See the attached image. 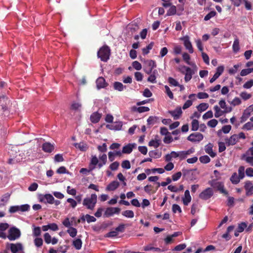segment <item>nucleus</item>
I'll return each instance as SVG.
<instances>
[{
    "label": "nucleus",
    "mask_w": 253,
    "mask_h": 253,
    "mask_svg": "<svg viewBox=\"0 0 253 253\" xmlns=\"http://www.w3.org/2000/svg\"><path fill=\"white\" fill-rule=\"evenodd\" d=\"M97 203V195L95 194H92L90 197L84 199L83 205L87 209L93 210Z\"/></svg>",
    "instance_id": "f257e3e1"
},
{
    "label": "nucleus",
    "mask_w": 253,
    "mask_h": 253,
    "mask_svg": "<svg viewBox=\"0 0 253 253\" xmlns=\"http://www.w3.org/2000/svg\"><path fill=\"white\" fill-rule=\"evenodd\" d=\"M110 54V49L106 45L101 47L97 52V56L101 60L104 62H107L109 59Z\"/></svg>",
    "instance_id": "f03ea898"
},
{
    "label": "nucleus",
    "mask_w": 253,
    "mask_h": 253,
    "mask_svg": "<svg viewBox=\"0 0 253 253\" xmlns=\"http://www.w3.org/2000/svg\"><path fill=\"white\" fill-rule=\"evenodd\" d=\"M21 236V232L20 230L15 227H12L8 230V234L6 236L10 241H14L18 239Z\"/></svg>",
    "instance_id": "7ed1b4c3"
},
{
    "label": "nucleus",
    "mask_w": 253,
    "mask_h": 253,
    "mask_svg": "<svg viewBox=\"0 0 253 253\" xmlns=\"http://www.w3.org/2000/svg\"><path fill=\"white\" fill-rule=\"evenodd\" d=\"M179 71L185 75L184 80L186 82H189L191 79L192 75L195 73L193 70L186 66H183Z\"/></svg>",
    "instance_id": "20e7f679"
},
{
    "label": "nucleus",
    "mask_w": 253,
    "mask_h": 253,
    "mask_svg": "<svg viewBox=\"0 0 253 253\" xmlns=\"http://www.w3.org/2000/svg\"><path fill=\"white\" fill-rule=\"evenodd\" d=\"M9 102V101L6 96H0V116L2 115L3 112L6 110Z\"/></svg>",
    "instance_id": "39448f33"
},
{
    "label": "nucleus",
    "mask_w": 253,
    "mask_h": 253,
    "mask_svg": "<svg viewBox=\"0 0 253 253\" xmlns=\"http://www.w3.org/2000/svg\"><path fill=\"white\" fill-rule=\"evenodd\" d=\"M213 195V191L211 188H207L199 194V198L204 200L210 199Z\"/></svg>",
    "instance_id": "423d86ee"
},
{
    "label": "nucleus",
    "mask_w": 253,
    "mask_h": 253,
    "mask_svg": "<svg viewBox=\"0 0 253 253\" xmlns=\"http://www.w3.org/2000/svg\"><path fill=\"white\" fill-rule=\"evenodd\" d=\"M203 138L204 136L202 133L194 132L191 133L188 136L187 140L192 142H196L201 141L203 140Z\"/></svg>",
    "instance_id": "0eeeda50"
},
{
    "label": "nucleus",
    "mask_w": 253,
    "mask_h": 253,
    "mask_svg": "<svg viewBox=\"0 0 253 253\" xmlns=\"http://www.w3.org/2000/svg\"><path fill=\"white\" fill-rule=\"evenodd\" d=\"M253 111V105H250L246 109L240 118V123H243L246 121L251 116V113Z\"/></svg>",
    "instance_id": "6e6552de"
},
{
    "label": "nucleus",
    "mask_w": 253,
    "mask_h": 253,
    "mask_svg": "<svg viewBox=\"0 0 253 253\" xmlns=\"http://www.w3.org/2000/svg\"><path fill=\"white\" fill-rule=\"evenodd\" d=\"M211 185L214 188L217 189L220 193L227 195L228 192L224 189V185L222 182L212 181L210 182Z\"/></svg>",
    "instance_id": "1a4fd4ad"
},
{
    "label": "nucleus",
    "mask_w": 253,
    "mask_h": 253,
    "mask_svg": "<svg viewBox=\"0 0 253 253\" xmlns=\"http://www.w3.org/2000/svg\"><path fill=\"white\" fill-rule=\"evenodd\" d=\"M121 211L119 208L109 207L107 208L104 212V216L105 217H110L114 214H119Z\"/></svg>",
    "instance_id": "9d476101"
},
{
    "label": "nucleus",
    "mask_w": 253,
    "mask_h": 253,
    "mask_svg": "<svg viewBox=\"0 0 253 253\" xmlns=\"http://www.w3.org/2000/svg\"><path fill=\"white\" fill-rule=\"evenodd\" d=\"M168 113L173 117L174 120H178L181 117L182 111L181 107L178 106L174 110L169 111Z\"/></svg>",
    "instance_id": "9b49d317"
},
{
    "label": "nucleus",
    "mask_w": 253,
    "mask_h": 253,
    "mask_svg": "<svg viewBox=\"0 0 253 253\" xmlns=\"http://www.w3.org/2000/svg\"><path fill=\"white\" fill-rule=\"evenodd\" d=\"M244 188L246 191V195L247 196H250L253 194V184L251 181H246Z\"/></svg>",
    "instance_id": "f8f14e48"
},
{
    "label": "nucleus",
    "mask_w": 253,
    "mask_h": 253,
    "mask_svg": "<svg viewBox=\"0 0 253 253\" xmlns=\"http://www.w3.org/2000/svg\"><path fill=\"white\" fill-rule=\"evenodd\" d=\"M182 40L183 41L184 45L185 47V48L188 50L189 52L190 53H192L194 52V50L191 44V42H190L189 40V38L188 36H185L184 37Z\"/></svg>",
    "instance_id": "ddd939ff"
},
{
    "label": "nucleus",
    "mask_w": 253,
    "mask_h": 253,
    "mask_svg": "<svg viewBox=\"0 0 253 253\" xmlns=\"http://www.w3.org/2000/svg\"><path fill=\"white\" fill-rule=\"evenodd\" d=\"M40 202L44 203H48L52 204L54 203V197L50 194H45L43 197L40 198Z\"/></svg>",
    "instance_id": "4468645a"
},
{
    "label": "nucleus",
    "mask_w": 253,
    "mask_h": 253,
    "mask_svg": "<svg viewBox=\"0 0 253 253\" xmlns=\"http://www.w3.org/2000/svg\"><path fill=\"white\" fill-rule=\"evenodd\" d=\"M238 141V137L237 134L231 135L229 138L225 139L226 144L227 146L234 145Z\"/></svg>",
    "instance_id": "2eb2a0df"
},
{
    "label": "nucleus",
    "mask_w": 253,
    "mask_h": 253,
    "mask_svg": "<svg viewBox=\"0 0 253 253\" xmlns=\"http://www.w3.org/2000/svg\"><path fill=\"white\" fill-rule=\"evenodd\" d=\"M96 86L98 89L105 88L108 85V84L106 82L104 78L101 77H99L96 80Z\"/></svg>",
    "instance_id": "dca6fc26"
},
{
    "label": "nucleus",
    "mask_w": 253,
    "mask_h": 253,
    "mask_svg": "<svg viewBox=\"0 0 253 253\" xmlns=\"http://www.w3.org/2000/svg\"><path fill=\"white\" fill-rule=\"evenodd\" d=\"M123 126L122 122H116L111 125H107L106 127L110 129L119 130H121Z\"/></svg>",
    "instance_id": "f3484780"
},
{
    "label": "nucleus",
    "mask_w": 253,
    "mask_h": 253,
    "mask_svg": "<svg viewBox=\"0 0 253 253\" xmlns=\"http://www.w3.org/2000/svg\"><path fill=\"white\" fill-rule=\"evenodd\" d=\"M42 149L45 152L51 153L53 151L54 147L53 145L51 144L50 143L45 142L42 144Z\"/></svg>",
    "instance_id": "a211bd4d"
},
{
    "label": "nucleus",
    "mask_w": 253,
    "mask_h": 253,
    "mask_svg": "<svg viewBox=\"0 0 253 253\" xmlns=\"http://www.w3.org/2000/svg\"><path fill=\"white\" fill-rule=\"evenodd\" d=\"M22 250V246L20 243L10 244V250L12 253H16Z\"/></svg>",
    "instance_id": "6ab92c4d"
},
{
    "label": "nucleus",
    "mask_w": 253,
    "mask_h": 253,
    "mask_svg": "<svg viewBox=\"0 0 253 253\" xmlns=\"http://www.w3.org/2000/svg\"><path fill=\"white\" fill-rule=\"evenodd\" d=\"M119 185L120 184L118 181L116 180L113 181L108 185L106 187V190L114 191L119 187Z\"/></svg>",
    "instance_id": "aec40b11"
},
{
    "label": "nucleus",
    "mask_w": 253,
    "mask_h": 253,
    "mask_svg": "<svg viewBox=\"0 0 253 253\" xmlns=\"http://www.w3.org/2000/svg\"><path fill=\"white\" fill-rule=\"evenodd\" d=\"M135 144H128L123 147L122 153L124 154H130L133 148L135 147Z\"/></svg>",
    "instance_id": "412c9836"
},
{
    "label": "nucleus",
    "mask_w": 253,
    "mask_h": 253,
    "mask_svg": "<svg viewBox=\"0 0 253 253\" xmlns=\"http://www.w3.org/2000/svg\"><path fill=\"white\" fill-rule=\"evenodd\" d=\"M191 201V197L188 190H186L184 193V198L182 199L183 203L184 205L187 206Z\"/></svg>",
    "instance_id": "4be33fe9"
},
{
    "label": "nucleus",
    "mask_w": 253,
    "mask_h": 253,
    "mask_svg": "<svg viewBox=\"0 0 253 253\" xmlns=\"http://www.w3.org/2000/svg\"><path fill=\"white\" fill-rule=\"evenodd\" d=\"M101 118V115L97 113H94L90 116V121L93 123H98Z\"/></svg>",
    "instance_id": "5701e85b"
},
{
    "label": "nucleus",
    "mask_w": 253,
    "mask_h": 253,
    "mask_svg": "<svg viewBox=\"0 0 253 253\" xmlns=\"http://www.w3.org/2000/svg\"><path fill=\"white\" fill-rule=\"evenodd\" d=\"M76 148L79 149L82 151H85L87 149V145L84 142H80L75 143Z\"/></svg>",
    "instance_id": "b1692460"
},
{
    "label": "nucleus",
    "mask_w": 253,
    "mask_h": 253,
    "mask_svg": "<svg viewBox=\"0 0 253 253\" xmlns=\"http://www.w3.org/2000/svg\"><path fill=\"white\" fill-rule=\"evenodd\" d=\"M159 120V117L156 116H150L147 120V125L149 126H152L154 125L155 124H156L158 121Z\"/></svg>",
    "instance_id": "393cba45"
},
{
    "label": "nucleus",
    "mask_w": 253,
    "mask_h": 253,
    "mask_svg": "<svg viewBox=\"0 0 253 253\" xmlns=\"http://www.w3.org/2000/svg\"><path fill=\"white\" fill-rule=\"evenodd\" d=\"M158 74V71L157 70H153V72L150 76L148 78L147 81L149 82L152 83H156V74Z\"/></svg>",
    "instance_id": "a878e982"
},
{
    "label": "nucleus",
    "mask_w": 253,
    "mask_h": 253,
    "mask_svg": "<svg viewBox=\"0 0 253 253\" xmlns=\"http://www.w3.org/2000/svg\"><path fill=\"white\" fill-rule=\"evenodd\" d=\"M230 179L233 184H237L240 182V179H241L239 177V176L237 175L236 172H234L231 176Z\"/></svg>",
    "instance_id": "bb28decb"
},
{
    "label": "nucleus",
    "mask_w": 253,
    "mask_h": 253,
    "mask_svg": "<svg viewBox=\"0 0 253 253\" xmlns=\"http://www.w3.org/2000/svg\"><path fill=\"white\" fill-rule=\"evenodd\" d=\"M73 245L76 250H79L82 247V241L80 239H77L73 241Z\"/></svg>",
    "instance_id": "cd10ccee"
},
{
    "label": "nucleus",
    "mask_w": 253,
    "mask_h": 253,
    "mask_svg": "<svg viewBox=\"0 0 253 253\" xmlns=\"http://www.w3.org/2000/svg\"><path fill=\"white\" fill-rule=\"evenodd\" d=\"M126 86H124L122 83L119 82H115L114 83V88L115 90L122 91L124 90Z\"/></svg>",
    "instance_id": "c85d7f7f"
},
{
    "label": "nucleus",
    "mask_w": 253,
    "mask_h": 253,
    "mask_svg": "<svg viewBox=\"0 0 253 253\" xmlns=\"http://www.w3.org/2000/svg\"><path fill=\"white\" fill-rule=\"evenodd\" d=\"M233 50L234 52H237L240 49L239 46V40L238 39H236L233 42L232 45Z\"/></svg>",
    "instance_id": "c756f323"
},
{
    "label": "nucleus",
    "mask_w": 253,
    "mask_h": 253,
    "mask_svg": "<svg viewBox=\"0 0 253 253\" xmlns=\"http://www.w3.org/2000/svg\"><path fill=\"white\" fill-rule=\"evenodd\" d=\"M209 106V105L208 103H202L200 104L197 107V108L199 111L202 112H203V111L206 110L208 108Z\"/></svg>",
    "instance_id": "7c9ffc66"
},
{
    "label": "nucleus",
    "mask_w": 253,
    "mask_h": 253,
    "mask_svg": "<svg viewBox=\"0 0 253 253\" xmlns=\"http://www.w3.org/2000/svg\"><path fill=\"white\" fill-rule=\"evenodd\" d=\"M153 45H154L153 42H151L148 45H147L146 47L143 48L142 49L143 54L146 55V54H148L149 53L150 50H151L152 48Z\"/></svg>",
    "instance_id": "2f4dec72"
},
{
    "label": "nucleus",
    "mask_w": 253,
    "mask_h": 253,
    "mask_svg": "<svg viewBox=\"0 0 253 253\" xmlns=\"http://www.w3.org/2000/svg\"><path fill=\"white\" fill-rule=\"evenodd\" d=\"M242 159L245 160L247 163L253 167V157L246 156L244 154L242 157Z\"/></svg>",
    "instance_id": "473e14b6"
},
{
    "label": "nucleus",
    "mask_w": 253,
    "mask_h": 253,
    "mask_svg": "<svg viewBox=\"0 0 253 253\" xmlns=\"http://www.w3.org/2000/svg\"><path fill=\"white\" fill-rule=\"evenodd\" d=\"M191 125H192L191 130L192 131H196L198 129V128L199 127V122L197 120H196V119L193 120V121H192V123H191Z\"/></svg>",
    "instance_id": "72a5a7b5"
},
{
    "label": "nucleus",
    "mask_w": 253,
    "mask_h": 253,
    "mask_svg": "<svg viewBox=\"0 0 253 253\" xmlns=\"http://www.w3.org/2000/svg\"><path fill=\"white\" fill-rule=\"evenodd\" d=\"M148 145L149 146H153L154 148H158L160 145V140H151L149 142Z\"/></svg>",
    "instance_id": "f704fd0d"
},
{
    "label": "nucleus",
    "mask_w": 253,
    "mask_h": 253,
    "mask_svg": "<svg viewBox=\"0 0 253 253\" xmlns=\"http://www.w3.org/2000/svg\"><path fill=\"white\" fill-rule=\"evenodd\" d=\"M213 109L215 111V113H214L215 117L218 118L219 117L221 116L222 114H223V111H221L220 110V109L219 108V107L217 105L214 106L213 107Z\"/></svg>",
    "instance_id": "c9c22d12"
},
{
    "label": "nucleus",
    "mask_w": 253,
    "mask_h": 253,
    "mask_svg": "<svg viewBox=\"0 0 253 253\" xmlns=\"http://www.w3.org/2000/svg\"><path fill=\"white\" fill-rule=\"evenodd\" d=\"M67 231L70 236L73 238L75 237L77 234V230L72 227H70Z\"/></svg>",
    "instance_id": "e433bc0d"
},
{
    "label": "nucleus",
    "mask_w": 253,
    "mask_h": 253,
    "mask_svg": "<svg viewBox=\"0 0 253 253\" xmlns=\"http://www.w3.org/2000/svg\"><path fill=\"white\" fill-rule=\"evenodd\" d=\"M34 227L33 229V235L34 236L38 237L41 234V229L40 227H35L34 225L33 226Z\"/></svg>",
    "instance_id": "4c0bfd02"
},
{
    "label": "nucleus",
    "mask_w": 253,
    "mask_h": 253,
    "mask_svg": "<svg viewBox=\"0 0 253 253\" xmlns=\"http://www.w3.org/2000/svg\"><path fill=\"white\" fill-rule=\"evenodd\" d=\"M122 215L128 218H132L134 217V212L131 210H126L122 212Z\"/></svg>",
    "instance_id": "58836bf2"
},
{
    "label": "nucleus",
    "mask_w": 253,
    "mask_h": 253,
    "mask_svg": "<svg viewBox=\"0 0 253 253\" xmlns=\"http://www.w3.org/2000/svg\"><path fill=\"white\" fill-rule=\"evenodd\" d=\"M199 161L203 164H207L211 161L210 157L207 155H204L199 158Z\"/></svg>",
    "instance_id": "ea45409f"
},
{
    "label": "nucleus",
    "mask_w": 253,
    "mask_h": 253,
    "mask_svg": "<svg viewBox=\"0 0 253 253\" xmlns=\"http://www.w3.org/2000/svg\"><path fill=\"white\" fill-rule=\"evenodd\" d=\"M168 82L170 85H173L174 86H177L179 85L178 82L172 77H169L168 78Z\"/></svg>",
    "instance_id": "a19ab883"
},
{
    "label": "nucleus",
    "mask_w": 253,
    "mask_h": 253,
    "mask_svg": "<svg viewBox=\"0 0 253 253\" xmlns=\"http://www.w3.org/2000/svg\"><path fill=\"white\" fill-rule=\"evenodd\" d=\"M10 196V195L8 193L4 194L1 198L0 199V202L4 203V204L5 205L6 203L9 199Z\"/></svg>",
    "instance_id": "79ce46f5"
},
{
    "label": "nucleus",
    "mask_w": 253,
    "mask_h": 253,
    "mask_svg": "<svg viewBox=\"0 0 253 253\" xmlns=\"http://www.w3.org/2000/svg\"><path fill=\"white\" fill-rule=\"evenodd\" d=\"M216 14V12L215 11H211L207 14L204 17V20L208 21L211 18L215 16Z\"/></svg>",
    "instance_id": "37998d69"
},
{
    "label": "nucleus",
    "mask_w": 253,
    "mask_h": 253,
    "mask_svg": "<svg viewBox=\"0 0 253 253\" xmlns=\"http://www.w3.org/2000/svg\"><path fill=\"white\" fill-rule=\"evenodd\" d=\"M34 242L35 245L37 247H40L43 244V240L41 238H35Z\"/></svg>",
    "instance_id": "c03bdc74"
},
{
    "label": "nucleus",
    "mask_w": 253,
    "mask_h": 253,
    "mask_svg": "<svg viewBox=\"0 0 253 253\" xmlns=\"http://www.w3.org/2000/svg\"><path fill=\"white\" fill-rule=\"evenodd\" d=\"M176 12V6L174 5H172L170 7L169 9L168 10L167 12V15H173L175 14Z\"/></svg>",
    "instance_id": "a18cd8bd"
},
{
    "label": "nucleus",
    "mask_w": 253,
    "mask_h": 253,
    "mask_svg": "<svg viewBox=\"0 0 253 253\" xmlns=\"http://www.w3.org/2000/svg\"><path fill=\"white\" fill-rule=\"evenodd\" d=\"M240 96L244 100H247L248 99H249L251 97L252 95L251 94L248 93L246 91H244V92H242L240 93Z\"/></svg>",
    "instance_id": "49530a36"
},
{
    "label": "nucleus",
    "mask_w": 253,
    "mask_h": 253,
    "mask_svg": "<svg viewBox=\"0 0 253 253\" xmlns=\"http://www.w3.org/2000/svg\"><path fill=\"white\" fill-rule=\"evenodd\" d=\"M149 155L151 158H159L161 156V154H159L157 150H152L149 151Z\"/></svg>",
    "instance_id": "de8ad7c7"
},
{
    "label": "nucleus",
    "mask_w": 253,
    "mask_h": 253,
    "mask_svg": "<svg viewBox=\"0 0 253 253\" xmlns=\"http://www.w3.org/2000/svg\"><path fill=\"white\" fill-rule=\"evenodd\" d=\"M247 226V224L245 222H242L239 224L237 229L238 232H242L245 228Z\"/></svg>",
    "instance_id": "09e8293b"
},
{
    "label": "nucleus",
    "mask_w": 253,
    "mask_h": 253,
    "mask_svg": "<svg viewBox=\"0 0 253 253\" xmlns=\"http://www.w3.org/2000/svg\"><path fill=\"white\" fill-rule=\"evenodd\" d=\"M239 176L241 179H243L245 176V168L243 166H240L238 169Z\"/></svg>",
    "instance_id": "8fccbe9b"
},
{
    "label": "nucleus",
    "mask_w": 253,
    "mask_h": 253,
    "mask_svg": "<svg viewBox=\"0 0 253 253\" xmlns=\"http://www.w3.org/2000/svg\"><path fill=\"white\" fill-rule=\"evenodd\" d=\"M172 211L173 213H176L178 211L179 213H181L182 212L181 208L180 206L177 204H173L172 206Z\"/></svg>",
    "instance_id": "3c124183"
},
{
    "label": "nucleus",
    "mask_w": 253,
    "mask_h": 253,
    "mask_svg": "<svg viewBox=\"0 0 253 253\" xmlns=\"http://www.w3.org/2000/svg\"><path fill=\"white\" fill-rule=\"evenodd\" d=\"M9 226V224L7 223H0V232H4Z\"/></svg>",
    "instance_id": "603ef678"
},
{
    "label": "nucleus",
    "mask_w": 253,
    "mask_h": 253,
    "mask_svg": "<svg viewBox=\"0 0 253 253\" xmlns=\"http://www.w3.org/2000/svg\"><path fill=\"white\" fill-rule=\"evenodd\" d=\"M132 67L137 70H140L142 68L141 64L137 61H135L132 62Z\"/></svg>",
    "instance_id": "864d4df0"
},
{
    "label": "nucleus",
    "mask_w": 253,
    "mask_h": 253,
    "mask_svg": "<svg viewBox=\"0 0 253 253\" xmlns=\"http://www.w3.org/2000/svg\"><path fill=\"white\" fill-rule=\"evenodd\" d=\"M218 122L216 119H212L208 122V126L211 127H214L217 125Z\"/></svg>",
    "instance_id": "5fc2aeb1"
},
{
    "label": "nucleus",
    "mask_w": 253,
    "mask_h": 253,
    "mask_svg": "<svg viewBox=\"0 0 253 253\" xmlns=\"http://www.w3.org/2000/svg\"><path fill=\"white\" fill-rule=\"evenodd\" d=\"M213 117V113L212 111H208L203 116V119L204 120H206L208 119L211 118Z\"/></svg>",
    "instance_id": "6e6d98bb"
},
{
    "label": "nucleus",
    "mask_w": 253,
    "mask_h": 253,
    "mask_svg": "<svg viewBox=\"0 0 253 253\" xmlns=\"http://www.w3.org/2000/svg\"><path fill=\"white\" fill-rule=\"evenodd\" d=\"M86 221L87 223H90L95 222L96 220V219L93 216L90 215L89 214H86L85 215Z\"/></svg>",
    "instance_id": "4d7b16f0"
},
{
    "label": "nucleus",
    "mask_w": 253,
    "mask_h": 253,
    "mask_svg": "<svg viewBox=\"0 0 253 253\" xmlns=\"http://www.w3.org/2000/svg\"><path fill=\"white\" fill-rule=\"evenodd\" d=\"M64 158L62 154H58L54 156V161L55 162H62L64 161Z\"/></svg>",
    "instance_id": "13d9d810"
},
{
    "label": "nucleus",
    "mask_w": 253,
    "mask_h": 253,
    "mask_svg": "<svg viewBox=\"0 0 253 253\" xmlns=\"http://www.w3.org/2000/svg\"><path fill=\"white\" fill-rule=\"evenodd\" d=\"M43 236L45 242L47 244H50L51 241V237L50 234L48 233H45Z\"/></svg>",
    "instance_id": "bf43d9fd"
},
{
    "label": "nucleus",
    "mask_w": 253,
    "mask_h": 253,
    "mask_svg": "<svg viewBox=\"0 0 253 253\" xmlns=\"http://www.w3.org/2000/svg\"><path fill=\"white\" fill-rule=\"evenodd\" d=\"M165 88L166 89V92L168 96L171 99L173 98V94L170 90L169 87L168 85H165Z\"/></svg>",
    "instance_id": "052dcab7"
},
{
    "label": "nucleus",
    "mask_w": 253,
    "mask_h": 253,
    "mask_svg": "<svg viewBox=\"0 0 253 253\" xmlns=\"http://www.w3.org/2000/svg\"><path fill=\"white\" fill-rule=\"evenodd\" d=\"M181 172L178 171L172 175V179L174 181H177L181 177Z\"/></svg>",
    "instance_id": "680f3d73"
},
{
    "label": "nucleus",
    "mask_w": 253,
    "mask_h": 253,
    "mask_svg": "<svg viewBox=\"0 0 253 253\" xmlns=\"http://www.w3.org/2000/svg\"><path fill=\"white\" fill-rule=\"evenodd\" d=\"M117 235H118V233L115 230V231H112L108 232L105 235V237H107V238H112V237H115Z\"/></svg>",
    "instance_id": "e2e57ef3"
},
{
    "label": "nucleus",
    "mask_w": 253,
    "mask_h": 253,
    "mask_svg": "<svg viewBox=\"0 0 253 253\" xmlns=\"http://www.w3.org/2000/svg\"><path fill=\"white\" fill-rule=\"evenodd\" d=\"M202 56L203 58V59L204 61V62L207 64L209 65L210 63V60L208 54L204 52H202Z\"/></svg>",
    "instance_id": "0e129e2a"
},
{
    "label": "nucleus",
    "mask_w": 253,
    "mask_h": 253,
    "mask_svg": "<svg viewBox=\"0 0 253 253\" xmlns=\"http://www.w3.org/2000/svg\"><path fill=\"white\" fill-rule=\"evenodd\" d=\"M182 57L184 61L188 65H190L189 60L190 59V55L186 52L182 54Z\"/></svg>",
    "instance_id": "69168bd1"
},
{
    "label": "nucleus",
    "mask_w": 253,
    "mask_h": 253,
    "mask_svg": "<svg viewBox=\"0 0 253 253\" xmlns=\"http://www.w3.org/2000/svg\"><path fill=\"white\" fill-rule=\"evenodd\" d=\"M147 65L149 68L153 70V69L156 67V62L153 60H149L147 62Z\"/></svg>",
    "instance_id": "338daca9"
},
{
    "label": "nucleus",
    "mask_w": 253,
    "mask_h": 253,
    "mask_svg": "<svg viewBox=\"0 0 253 253\" xmlns=\"http://www.w3.org/2000/svg\"><path fill=\"white\" fill-rule=\"evenodd\" d=\"M252 128H253V124L250 122L246 123L243 126V129L247 130H251Z\"/></svg>",
    "instance_id": "774afa93"
}]
</instances>
